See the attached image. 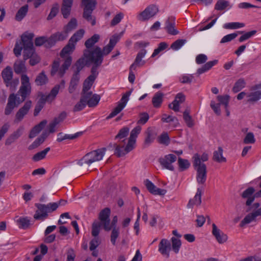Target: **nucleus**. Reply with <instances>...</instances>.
Wrapping results in <instances>:
<instances>
[{
	"instance_id": "obj_21",
	"label": "nucleus",
	"mask_w": 261,
	"mask_h": 261,
	"mask_svg": "<svg viewBox=\"0 0 261 261\" xmlns=\"http://www.w3.org/2000/svg\"><path fill=\"white\" fill-rule=\"evenodd\" d=\"M185 100V95L182 93H178L176 95L175 99L169 105V107L175 112H178L179 110V105L182 103Z\"/></svg>"
},
{
	"instance_id": "obj_40",
	"label": "nucleus",
	"mask_w": 261,
	"mask_h": 261,
	"mask_svg": "<svg viewBox=\"0 0 261 261\" xmlns=\"http://www.w3.org/2000/svg\"><path fill=\"white\" fill-rule=\"evenodd\" d=\"M60 89V85H56L51 90L49 94L46 96L45 100L48 102H51L56 97Z\"/></svg>"
},
{
	"instance_id": "obj_11",
	"label": "nucleus",
	"mask_w": 261,
	"mask_h": 261,
	"mask_svg": "<svg viewBox=\"0 0 261 261\" xmlns=\"http://www.w3.org/2000/svg\"><path fill=\"white\" fill-rule=\"evenodd\" d=\"M159 12L158 7L154 5L147 7L143 11L139 13L137 18L141 21H145L153 17Z\"/></svg>"
},
{
	"instance_id": "obj_20",
	"label": "nucleus",
	"mask_w": 261,
	"mask_h": 261,
	"mask_svg": "<svg viewBox=\"0 0 261 261\" xmlns=\"http://www.w3.org/2000/svg\"><path fill=\"white\" fill-rule=\"evenodd\" d=\"M165 29L169 34L172 35H176L179 33L178 31L175 29V21L174 17H169L166 21Z\"/></svg>"
},
{
	"instance_id": "obj_24",
	"label": "nucleus",
	"mask_w": 261,
	"mask_h": 261,
	"mask_svg": "<svg viewBox=\"0 0 261 261\" xmlns=\"http://www.w3.org/2000/svg\"><path fill=\"white\" fill-rule=\"evenodd\" d=\"M47 123V121L46 120H43L38 124L35 125L31 130L29 134V138H33L35 137L45 127Z\"/></svg>"
},
{
	"instance_id": "obj_63",
	"label": "nucleus",
	"mask_w": 261,
	"mask_h": 261,
	"mask_svg": "<svg viewBox=\"0 0 261 261\" xmlns=\"http://www.w3.org/2000/svg\"><path fill=\"white\" fill-rule=\"evenodd\" d=\"M119 235V229L118 228H113L111 235V242L113 245H115L116 240Z\"/></svg>"
},
{
	"instance_id": "obj_29",
	"label": "nucleus",
	"mask_w": 261,
	"mask_h": 261,
	"mask_svg": "<svg viewBox=\"0 0 261 261\" xmlns=\"http://www.w3.org/2000/svg\"><path fill=\"white\" fill-rule=\"evenodd\" d=\"M223 151L222 148L219 147L218 150L214 152L213 159L218 163L226 162V159L223 156Z\"/></svg>"
},
{
	"instance_id": "obj_37",
	"label": "nucleus",
	"mask_w": 261,
	"mask_h": 261,
	"mask_svg": "<svg viewBox=\"0 0 261 261\" xmlns=\"http://www.w3.org/2000/svg\"><path fill=\"white\" fill-rule=\"evenodd\" d=\"M246 84L245 80L240 78L236 82L232 90L234 93H237L243 89L246 86Z\"/></svg>"
},
{
	"instance_id": "obj_55",
	"label": "nucleus",
	"mask_w": 261,
	"mask_h": 261,
	"mask_svg": "<svg viewBox=\"0 0 261 261\" xmlns=\"http://www.w3.org/2000/svg\"><path fill=\"white\" fill-rule=\"evenodd\" d=\"M100 228V223L98 221H95L92 224V235L96 238L99 233Z\"/></svg>"
},
{
	"instance_id": "obj_22",
	"label": "nucleus",
	"mask_w": 261,
	"mask_h": 261,
	"mask_svg": "<svg viewBox=\"0 0 261 261\" xmlns=\"http://www.w3.org/2000/svg\"><path fill=\"white\" fill-rule=\"evenodd\" d=\"M201 195L202 190L199 188H198L194 198L192 199H190L189 203H188V207L191 208L194 205H200L201 203Z\"/></svg>"
},
{
	"instance_id": "obj_61",
	"label": "nucleus",
	"mask_w": 261,
	"mask_h": 261,
	"mask_svg": "<svg viewBox=\"0 0 261 261\" xmlns=\"http://www.w3.org/2000/svg\"><path fill=\"white\" fill-rule=\"evenodd\" d=\"M256 33V31L253 30L250 32H246L243 34L239 39V41L240 42H243L249 38H250L252 36L255 35Z\"/></svg>"
},
{
	"instance_id": "obj_60",
	"label": "nucleus",
	"mask_w": 261,
	"mask_h": 261,
	"mask_svg": "<svg viewBox=\"0 0 261 261\" xmlns=\"http://www.w3.org/2000/svg\"><path fill=\"white\" fill-rule=\"evenodd\" d=\"M17 223L19 224V227L23 229L27 228L30 225V220L27 218H20Z\"/></svg>"
},
{
	"instance_id": "obj_50",
	"label": "nucleus",
	"mask_w": 261,
	"mask_h": 261,
	"mask_svg": "<svg viewBox=\"0 0 261 261\" xmlns=\"http://www.w3.org/2000/svg\"><path fill=\"white\" fill-rule=\"evenodd\" d=\"M186 42L187 40L186 39H178L171 45L170 47L173 50H177L179 49Z\"/></svg>"
},
{
	"instance_id": "obj_52",
	"label": "nucleus",
	"mask_w": 261,
	"mask_h": 261,
	"mask_svg": "<svg viewBox=\"0 0 261 261\" xmlns=\"http://www.w3.org/2000/svg\"><path fill=\"white\" fill-rule=\"evenodd\" d=\"M194 79V76L193 74H182L179 77V81L182 84H191L193 80Z\"/></svg>"
},
{
	"instance_id": "obj_51",
	"label": "nucleus",
	"mask_w": 261,
	"mask_h": 261,
	"mask_svg": "<svg viewBox=\"0 0 261 261\" xmlns=\"http://www.w3.org/2000/svg\"><path fill=\"white\" fill-rule=\"evenodd\" d=\"M178 164L179 170L182 171L187 169L190 166V163L187 160L181 158H178Z\"/></svg>"
},
{
	"instance_id": "obj_42",
	"label": "nucleus",
	"mask_w": 261,
	"mask_h": 261,
	"mask_svg": "<svg viewBox=\"0 0 261 261\" xmlns=\"http://www.w3.org/2000/svg\"><path fill=\"white\" fill-rule=\"evenodd\" d=\"M100 36L98 34H94L90 38L88 39L85 43V45L87 47L86 49H90L99 39Z\"/></svg>"
},
{
	"instance_id": "obj_58",
	"label": "nucleus",
	"mask_w": 261,
	"mask_h": 261,
	"mask_svg": "<svg viewBox=\"0 0 261 261\" xmlns=\"http://www.w3.org/2000/svg\"><path fill=\"white\" fill-rule=\"evenodd\" d=\"M124 17V14L122 12L117 13L111 20L110 25L114 27L118 24Z\"/></svg>"
},
{
	"instance_id": "obj_2",
	"label": "nucleus",
	"mask_w": 261,
	"mask_h": 261,
	"mask_svg": "<svg viewBox=\"0 0 261 261\" xmlns=\"http://www.w3.org/2000/svg\"><path fill=\"white\" fill-rule=\"evenodd\" d=\"M99 48H97L95 50H90L89 49H85L84 51L83 57L79 59L76 64V71L79 73L81 70L85 65H90L93 64L92 67L96 66V61L101 59L100 65L102 64V58L99 55Z\"/></svg>"
},
{
	"instance_id": "obj_43",
	"label": "nucleus",
	"mask_w": 261,
	"mask_h": 261,
	"mask_svg": "<svg viewBox=\"0 0 261 261\" xmlns=\"http://www.w3.org/2000/svg\"><path fill=\"white\" fill-rule=\"evenodd\" d=\"M85 31L83 29H80L76 31L70 38V40L73 44L75 45L76 42L80 40L83 37Z\"/></svg>"
},
{
	"instance_id": "obj_62",
	"label": "nucleus",
	"mask_w": 261,
	"mask_h": 261,
	"mask_svg": "<svg viewBox=\"0 0 261 261\" xmlns=\"http://www.w3.org/2000/svg\"><path fill=\"white\" fill-rule=\"evenodd\" d=\"M158 141L160 143L168 145L170 143V139L167 133H164L159 137Z\"/></svg>"
},
{
	"instance_id": "obj_4",
	"label": "nucleus",
	"mask_w": 261,
	"mask_h": 261,
	"mask_svg": "<svg viewBox=\"0 0 261 261\" xmlns=\"http://www.w3.org/2000/svg\"><path fill=\"white\" fill-rule=\"evenodd\" d=\"M106 151V148H101L89 152L78 161L77 164L83 166L84 164H85L90 166L94 162H98L102 159Z\"/></svg>"
},
{
	"instance_id": "obj_13",
	"label": "nucleus",
	"mask_w": 261,
	"mask_h": 261,
	"mask_svg": "<svg viewBox=\"0 0 261 261\" xmlns=\"http://www.w3.org/2000/svg\"><path fill=\"white\" fill-rule=\"evenodd\" d=\"M120 38L117 35L113 36L110 39L109 44L105 46L102 50L101 49L100 47L96 46L93 48L92 50H95L97 48H99L100 50V56L102 58V62L103 61V56H106L109 54L111 51L113 50L115 46L116 45L117 42L119 41Z\"/></svg>"
},
{
	"instance_id": "obj_16",
	"label": "nucleus",
	"mask_w": 261,
	"mask_h": 261,
	"mask_svg": "<svg viewBox=\"0 0 261 261\" xmlns=\"http://www.w3.org/2000/svg\"><path fill=\"white\" fill-rule=\"evenodd\" d=\"M17 100H19V97L17 96L16 94L12 93L9 95L8 102L5 109L4 113L6 115H10L14 109L19 105L17 104Z\"/></svg>"
},
{
	"instance_id": "obj_30",
	"label": "nucleus",
	"mask_w": 261,
	"mask_h": 261,
	"mask_svg": "<svg viewBox=\"0 0 261 261\" xmlns=\"http://www.w3.org/2000/svg\"><path fill=\"white\" fill-rule=\"evenodd\" d=\"M254 189L252 188H249L244 191L242 195L243 198H247L246 205H250L254 200V197L251 196L252 194L254 192Z\"/></svg>"
},
{
	"instance_id": "obj_1",
	"label": "nucleus",
	"mask_w": 261,
	"mask_h": 261,
	"mask_svg": "<svg viewBox=\"0 0 261 261\" xmlns=\"http://www.w3.org/2000/svg\"><path fill=\"white\" fill-rule=\"evenodd\" d=\"M75 46L69 40L68 43L62 49L60 53V56L64 59V62L60 66L61 60L60 59L54 61L51 71L52 75L57 74L59 77H62L64 75L71 64L72 58L70 56V54L74 50Z\"/></svg>"
},
{
	"instance_id": "obj_27",
	"label": "nucleus",
	"mask_w": 261,
	"mask_h": 261,
	"mask_svg": "<svg viewBox=\"0 0 261 261\" xmlns=\"http://www.w3.org/2000/svg\"><path fill=\"white\" fill-rule=\"evenodd\" d=\"M247 101L248 102H254L261 98V90H250V92L247 94Z\"/></svg>"
},
{
	"instance_id": "obj_35",
	"label": "nucleus",
	"mask_w": 261,
	"mask_h": 261,
	"mask_svg": "<svg viewBox=\"0 0 261 261\" xmlns=\"http://www.w3.org/2000/svg\"><path fill=\"white\" fill-rule=\"evenodd\" d=\"M163 94L158 92L156 93L152 97V102L155 108L160 107L163 102Z\"/></svg>"
},
{
	"instance_id": "obj_32",
	"label": "nucleus",
	"mask_w": 261,
	"mask_h": 261,
	"mask_svg": "<svg viewBox=\"0 0 261 261\" xmlns=\"http://www.w3.org/2000/svg\"><path fill=\"white\" fill-rule=\"evenodd\" d=\"M141 130V127L137 126L135 127L130 132V136L128 140V141L133 144L134 146L135 145L136 138L138 135L140 134Z\"/></svg>"
},
{
	"instance_id": "obj_38",
	"label": "nucleus",
	"mask_w": 261,
	"mask_h": 261,
	"mask_svg": "<svg viewBox=\"0 0 261 261\" xmlns=\"http://www.w3.org/2000/svg\"><path fill=\"white\" fill-rule=\"evenodd\" d=\"M28 5H25L21 7L15 15V19L17 21H21L26 15L28 11Z\"/></svg>"
},
{
	"instance_id": "obj_18",
	"label": "nucleus",
	"mask_w": 261,
	"mask_h": 261,
	"mask_svg": "<svg viewBox=\"0 0 261 261\" xmlns=\"http://www.w3.org/2000/svg\"><path fill=\"white\" fill-rule=\"evenodd\" d=\"M144 182L147 190L153 194L164 195L167 192V191L165 189L156 188L149 179H146Z\"/></svg>"
},
{
	"instance_id": "obj_17",
	"label": "nucleus",
	"mask_w": 261,
	"mask_h": 261,
	"mask_svg": "<svg viewBox=\"0 0 261 261\" xmlns=\"http://www.w3.org/2000/svg\"><path fill=\"white\" fill-rule=\"evenodd\" d=\"M176 160V156L173 154H169L160 159V163L165 168L173 171L174 167L172 164Z\"/></svg>"
},
{
	"instance_id": "obj_34",
	"label": "nucleus",
	"mask_w": 261,
	"mask_h": 261,
	"mask_svg": "<svg viewBox=\"0 0 261 261\" xmlns=\"http://www.w3.org/2000/svg\"><path fill=\"white\" fill-rule=\"evenodd\" d=\"M2 78L5 83L11 81L13 77V72L10 67L7 66L2 72Z\"/></svg>"
},
{
	"instance_id": "obj_48",
	"label": "nucleus",
	"mask_w": 261,
	"mask_h": 261,
	"mask_svg": "<svg viewBox=\"0 0 261 261\" xmlns=\"http://www.w3.org/2000/svg\"><path fill=\"white\" fill-rule=\"evenodd\" d=\"M217 100L219 101L218 103L223 105L225 109H227L228 106L230 96L228 95H218L217 97Z\"/></svg>"
},
{
	"instance_id": "obj_45",
	"label": "nucleus",
	"mask_w": 261,
	"mask_h": 261,
	"mask_svg": "<svg viewBox=\"0 0 261 261\" xmlns=\"http://www.w3.org/2000/svg\"><path fill=\"white\" fill-rule=\"evenodd\" d=\"M183 118L187 125L189 127H192L194 125V122L192 117L190 115L189 111L186 110L183 114Z\"/></svg>"
},
{
	"instance_id": "obj_5",
	"label": "nucleus",
	"mask_w": 261,
	"mask_h": 261,
	"mask_svg": "<svg viewBox=\"0 0 261 261\" xmlns=\"http://www.w3.org/2000/svg\"><path fill=\"white\" fill-rule=\"evenodd\" d=\"M193 166L196 171V180L198 184L203 185L206 179V167L204 164H200V155H194Z\"/></svg>"
},
{
	"instance_id": "obj_49",
	"label": "nucleus",
	"mask_w": 261,
	"mask_h": 261,
	"mask_svg": "<svg viewBox=\"0 0 261 261\" xmlns=\"http://www.w3.org/2000/svg\"><path fill=\"white\" fill-rule=\"evenodd\" d=\"M129 129L127 127H124L122 128L119 132L118 134L116 136L115 138L119 139V141H121L125 139L127 136Z\"/></svg>"
},
{
	"instance_id": "obj_33",
	"label": "nucleus",
	"mask_w": 261,
	"mask_h": 261,
	"mask_svg": "<svg viewBox=\"0 0 261 261\" xmlns=\"http://www.w3.org/2000/svg\"><path fill=\"white\" fill-rule=\"evenodd\" d=\"M82 134V133H76L73 135L63 134L62 133H60L58 134V138L57 141L58 142H62L63 140L66 139L72 140L76 138Z\"/></svg>"
},
{
	"instance_id": "obj_53",
	"label": "nucleus",
	"mask_w": 261,
	"mask_h": 261,
	"mask_svg": "<svg viewBox=\"0 0 261 261\" xmlns=\"http://www.w3.org/2000/svg\"><path fill=\"white\" fill-rule=\"evenodd\" d=\"M77 27V21L75 18H72L64 29L68 33Z\"/></svg>"
},
{
	"instance_id": "obj_46",
	"label": "nucleus",
	"mask_w": 261,
	"mask_h": 261,
	"mask_svg": "<svg viewBox=\"0 0 261 261\" xmlns=\"http://www.w3.org/2000/svg\"><path fill=\"white\" fill-rule=\"evenodd\" d=\"M245 24L239 22H233L225 23L223 28L225 29H237L243 28Z\"/></svg>"
},
{
	"instance_id": "obj_15",
	"label": "nucleus",
	"mask_w": 261,
	"mask_h": 261,
	"mask_svg": "<svg viewBox=\"0 0 261 261\" xmlns=\"http://www.w3.org/2000/svg\"><path fill=\"white\" fill-rule=\"evenodd\" d=\"M32 107V101L28 100L23 107L20 108L16 112L15 116L14 122L18 123L22 120L24 116L28 113Z\"/></svg>"
},
{
	"instance_id": "obj_23",
	"label": "nucleus",
	"mask_w": 261,
	"mask_h": 261,
	"mask_svg": "<svg viewBox=\"0 0 261 261\" xmlns=\"http://www.w3.org/2000/svg\"><path fill=\"white\" fill-rule=\"evenodd\" d=\"M73 0H63L61 8L62 14L65 18H67L70 13Z\"/></svg>"
},
{
	"instance_id": "obj_39",
	"label": "nucleus",
	"mask_w": 261,
	"mask_h": 261,
	"mask_svg": "<svg viewBox=\"0 0 261 261\" xmlns=\"http://www.w3.org/2000/svg\"><path fill=\"white\" fill-rule=\"evenodd\" d=\"M35 82L38 86H42L48 82V79L44 71H42L36 77Z\"/></svg>"
},
{
	"instance_id": "obj_57",
	"label": "nucleus",
	"mask_w": 261,
	"mask_h": 261,
	"mask_svg": "<svg viewBox=\"0 0 261 261\" xmlns=\"http://www.w3.org/2000/svg\"><path fill=\"white\" fill-rule=\"evenodd\" d=\"M21 86L20 87H31L30 79L27 74H22L20 78Z\"/></svg>"
},
{
	"instance_id": "obj_59",
	"label": "nucleus",
	"mask_w": 261,
	"mask_h": 261,
	"mask_svg": "<svg viewBox=\"0 0 261 261\" xmlns=\"http://www.w3.org/2000/svg\"><path fill=\"white\" fill-rule=\"evenodd\" d=\"M168 46V45L165 42H161L159 44L158 47L154 50L153 53L151 55L152 58L155 57L157 56L161 51L165 49Z\"/></svg>"
},
{
	"instance_id": "obj_44",
	"label": "nucleus",
	"mask_w": 261,
	"mask_h": 261,
	"mask_svg": "<svg viewBox=\"0 0 261 261\" xmlns=\"http://www.w3.org/2000/svg\"><path fill=\"white\" fill-rule=\"evenodd\" d=\"M50 147H47L45 149H44L43 150L38 152L35 154L34 155V156L32 158V159L35 162H38L39 161H40L44 158L46 155V154L48 153V152L50 150Z\"/></svg>"
},
{
	"instance_id": "obj_28",
	"label": "nucleus",
	"mask_w": 261,
	"mask_h": 261,
	"mask_svg": "<svg viewBox=\"0 0 261 261\" xmlns=\"http://www.w3.org/2000/svg\"><path fill=\"white\" fill-rule=\"evenodd\" d=\"M80 80V73L75 72L72 76L68 87L70 93H72L76 88Z\"/></svg>"
},
{
	"instance_id": "obj_64",
	"label": "nucleus",
	"mask_w": 261,
	"mask_h": 261,
	"mask_svg": "<svg viewBox=\"0 0 261 261\" xmlns=\"http://www.w3.org/2000/svg\"><path fill=\"white\" fill-rule=\"evenodd\" d=\"M164 122L172 123L173 127H175L179 125V122L177 118L171 115H168L166 119L164 118Z\"/></svg>"
},
{
	"instance_id": "obj_8",
	"label": "nucleus",
	"mask_w": 261,
	"mask_h": 261,
	"mask_svg": "<svg viewBox=\"0 0 261 261\" xmlns=\"http://www.w3.org/2000/svg\"><path fill=\"white\" fill-rule=\"evenodd\" d=\"M34 34L32 33L24 34L21 36V40L23 46V59L26 60L35 53L33 38Z\"/></svg>"
},
{
	"instance_id": "obj_56",
	"label": "nucleus",
	"mask_w": 261,
	"mask_h": 261,
	"mask_svg": "<svg viewBox=\"0 0 261 261\" xmlns=\"http://www.w3.org/2000/svg\"><path fill=\"white\" fill-rule=\"evenodd\" d=\"M100 97L97 94H93L90 99L88 100L87 105L89 107H95L99 102Z\"/></svg>"
},
{
	"instance_id": "obj_14",
	"label": "nucleus",
	"mask_w": 261,
	"mask_h": 261,
	"mask_svg": "<svg viewBox=\"0 0 261 261\" xmlns=\"http://www.w3.org/2000/svg\"><path fill=\"white\" fill-rule=\"evenodd\" d=\"M110 210L109 208H104L99 214V219L103 225L104 229L107 231L110 230L112 228L110 225Z\"/></svg>"
},
{
	"instance_id": "obj_31",
	"label": "nucleus",
	"mask_w": 261,
	"mask_h": 261,
	"mask_svg": "<svg viewBox=\"0 0 261 261\" xmlns=\"http://www.w3.org/2000/svg\"><path fill=\"white\" fill-rule=\"evenodd\" d=\"M14 70L17 74L23 73L26 71L24 61L20 60H17L14 64Z\"/></svg>"
},
{
	"instance_id": "obj_26",
	"label": "nucleus",
	"mask_w": 261,
	"mask_h": 261,
	"mask_svg": "<svg viewBox=\"0 0 261 261\" xmlns=\"http://www.w3.org/2000/svg\"><path fill=\"white\" fill-rule=\"evenodd\" d=\"M32 87H20L18 90V94L21 96V99L17 100V104L22 102L31 93Z\"/></svg>"
},
{
	"instance_id": "obj_3",
	"label": "nucleus",
	"mask_w": 261,
	"mask_h": 261,
	"mask_svg": "<svg viewBox=\"0 0 261 261\" xmlns=\"http://www.w3.org/2000/svg\"><path fill=\"white\" fill-rule=\"evenodd\" d=\"M171 240L172 245L171 242L166 239H162L159 244V252L166 258L169 257L172 249L175 253H178L181 245L180 240L177 238L172 237Z\"/></svg>"
},
{
	"instance_id": "obj_7",
	"label": "nucleus",
	"mask_w": 261,
	"mask_h": 261,
	"mask_svg": "<svg viewBox=\"0 0 261 261\" xmlns=\"http://www.w3.org/2000/svg\"><path fill=\"white\" fill-rule=\"evenodd\" d=\"M96 0H82V5L84 7L83 18L92 25L96 24L95 17L92 15V12L96 5Z\"/></svg>"
},
{
	"instance_id": "obj_6",
	"label": "nucleus",
	"mask_w": 261,
	"mask_h": 261,
	"mask_svg": "<svg viewBox=\"0 0 261 261\" xmlns=\"http://www.w3.org/2000/svg\"><path fill=\"white\" fill-rule=\"evenodd\" d=\"M35 206L37 210L34 216V219L43 220L48 216L47 213L55 211L58 207L59 204L56 202L49 203L47 205L36 203Z\"/></svg>"
},
{
	"instance_id": "obj_54",
	"label": "nucleus",
	"mask_w": 261,
	"mask_h": 261,
	"mask_svg": "<svg viewBox=\"0 0 261 261\" xmlns=\"http://www.w3.org/2000/svg\"><path fill=\"white\" fill-rule=\"evenodd\" d=\"M19 80L18 79H12L11 81H9L5 83L6 86L9 87L10 91L12 92H14L15 91L17 86L19 84Z\"/></svg>"
},
{
	"instance_id": "obj_41",
	"label": "nucleus",
	"mask_w": 261,
	"mask_h": 261,
	"mask_svg": "<svg viewBox=\"0 0 261 261\" xmlns=\"http://www.w3.org/2000/svg\"><path fill=\"white\" fill-rule=\"evenodd\" d=\"M257 217L255 212L248 214L241 221L240 226L243 227L244 225L255 221L256 217Z\"/></svg>"
},
{
	"instance_id": "obj_19",
	"label": "nucleus",
	"mask_w": 261,
	"mask_h": 261,
	"mask_svg": "<svg viewBox=\"0 0 261 261\" xmlns=\"http://www.w3.org/2000/svg\"><path fill=\"white\" fill-rule=\"evenodd\" d=\"M212 233L215 236L217 241L220 244L224 243L227 240V236L222 232L216 225L215 224H212Z\"/></svg>"
},
{
	"instance_id": "obj_12",
	"label": "nucleus",
	"mask_w": 261,
	"mask_h": 261,
	"mask_svg": "<svg viewBox=\"0 0 261 261\" xmlns=\"http://www.w3.org/2000/svg\"><path fill=\"white\" fill-rule=\"evenodd\" d=\"M132 92V90L126 92L123 95L120 101L118 102L117 106L107 117V119H110L115 117L125 108L129 100V97L130 95Z\"/></svg>"
},
{
	"instance_id": "obj_25",
	"label": "nucleus",
	"mask_w": 261,
	"mask_h": 261,
	"mask_svg": "<svg viewBox=\"0 0 261 261\" xmlns=\"http://www.w3.org/2000/svg\"><path fill=\"white\" fill-rule=\"evenodd\" d=\"M68 35V33L64 29L63 31L58 32L52 35L49 38V41L53 42L62 41L67 38Z\"/></svg>"
},
{
	"instance_id": "obj_47",
	"label": "nucleus",
	"mask_w": 261,
	"mask_h": 261,
	"mask_svg": "<svg viewBox=\"0 0 261 261\" xmlns=\"http://www.w3.org/2000/svg\"><path fill=\"white\" fill-rule=\"evenodd\" d=\"M229 6V2L225 0H218L215 6V9L217 10H223Z\"/></svg>"
},
{
	"instance_id": "obj_10",
	"label": "nucleus",
	"mask_w": 261,
	"mask_h": 261,
	"mask_svg": "<svg viewBox=\"0 0 261 261\" xmlns=\"http://www.w3.org/2000/svg\"><path fill=\"white\" fill-rule=\"evenodd\" d=\"M96 66L92 67L91 68V74L89 75L84 81L83 83V88L82 92H91L90 90L98 74L97 71V68L100 66L101 59L95 62Z\"/></svg>"
},
{
	"instance_id": "obj_9",
	"label": "nucleus",
	"mask_w": 261,
	"mask_h": 261,
	"mask_svg": "<svg viewBox=\"0 0 261 261\" xmlns=\"http://www.w3.org/2000/svg\"><path fill=\"white\" fill-rule=\"evenodd\" d=\"M125 141L126 139H123L121 141H119L117 143L110 144V146L115 148V154L118 157L125 155L132 151L135 147V146L128 141H127L126 145L125 146Z\"/></svg>"
},
{
	"instance_id": "obj_36",
	"label": "nucleus",
	"mask_w": 261,
	"mask_h": 261,
	"mask_svg": "<svg viewBox=\"0 0 261 261\" xmlns=\"http://www.w3.org/2000/svg\"><path fill=\"white\" fill-rule=\"evenodd\" d=\"M146 137L145 140V145H149L152 142H153V140L155 137V134L154 133V130L151 128H148L146 132Z\"/></svg>"
}]
</instances>
